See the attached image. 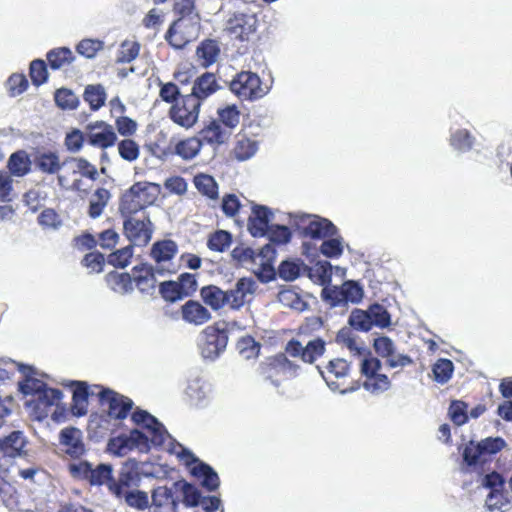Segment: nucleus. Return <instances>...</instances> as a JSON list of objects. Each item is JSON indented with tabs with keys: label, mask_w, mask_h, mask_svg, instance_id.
I'll use <instances>...</instances> for the list:
<instances>
[{
	"label": "nucleus",
	"mask_w": 512,
	"mask_h": 512,
	"mask_svg": "<svg viewBox=\"0 0 512 512\" xmlns=\"http://www.w3.org/2000/svg\"><path fill=\"white\" fill-rule=\"evenodd\" d=\"M325 352L326 342L320 337L309 340L306 345L292 338L286 343L284 352L266 357L260 363L258 372L264 380L279 386L283 381L296 377L300 370V365L288 356L299 358L306 364H314Z\"/></svg>",
	"instance_id": "1"
},
{
	"label": "nucleus",
	"mask_w": 512,
	"mask_h": 512,
	"mask_svg": "<svg viewBox=\"0 0 512 512\" xmlns=\"http://www.w3.org/2000/svg\"><path fill=\"white\" fill-rule=\"evenodd\" d=\"M317 368L327 386L333 391L345 394L354 392L361 386L359 380L353 379L352 364L344 358H333L325 366Z\"/></svg>",
	"instance_id": "2"
},
{
	"label": "nucleus",
	"mask_w": 512,
	"mask_h": 512,
	"mask_svg": "<svg viewBox=\"0 0 512 512\" xmlns=\"http://www.w3.org/2000/svg\"><path fill=\"white\" fill-rule=\"evenodd\" d=\"M61 170L57 174V181L61 188L80 192L83 190V182L78 176L81 175L92 181L98 178V171L95 165L87 159L79 157L66 158L61 163Z\"/></svg>",
	"instance_id": "3"
},
{
	"label": "nucleus",
	"mask_w": 512,
	"mask_h": 512,
	"mask_svg": "<svg viewBox=\"0 0 512 512\" xmlns=\"http://www.w3.org/2000/svg\"><path fill=\"white\" fill-rule=\"evenodd\" d=\"M159 194V186L149 182H136L120 198L121 216H131L154 204Z\"/></svg>",
	"instance_id": "4"
},
{
	"label": "nucleus",
	"mask_w": 512,
	"mask_h": 512,
	"mask_svg": "<svg viewBox=\"0 0 512 512\" xmlns=\"http://www.w3.org/2000/svg\"><path fill=\"white\" fill-rule=\"evenodd\" d=\"M291 226L301 237L315 240L333 237L337 234L336 226L328 219L312 214H294Z\"/></svg>",
	"instance_id": "5"
},
{
	"label": "nucleus",
	"mask_w": 512,
	"mask_h": 512,
	"mask_svg": "<svg viewBox=\"0 0 512 512\" xmlns=\"http://www.w3.org/2000/svg\"><path fill=\"white\" fill-rule=\"evenodd\" d=\"M231 92L241 101H256L268 93L258 74L251 71L237 73L229 83Z\"/></svg>",
	"instance_id": "6"
},
{
	"label": "nucleus",
	"mask_w": 512,
	"mask_h": 512,
	"mask_svg": "<svg viewBox=\"0 0 512 512\" xmlns=\"http://www.w3.org/2000/svg\"><path fill=\"white\" fill-rule=\"evenodd\" d=\"M68 470L76 480L87 482L90 486H106L109 490L113 477L111 464L101 463L93 467L88 461H80L69 464Z\"/></svg>",
	"instance_id": "7"
},
{
	"label": "nucleus",
	"mask_w": 512,
	"mask_h": 512,
	"mask_svg": "<svg viewBox=\"0 0 512 512\" xmlns=\"http://www.w3.org/2000/svg\"><path fill=\"white\" fill-rule=\"evenodd\" d=\"M381 361L372 356L366 355L362 358L360 364V373L364 377L363 387L372 394H380L391 387L389 377L381 373Z\"/></svg>",
	"instance_id": "8"
},
{
	"label": "nucleus",
	"mask_w": 512,
	"mask_h": 512,
	"mask_svg": "<svg viewBox=\"0 0 512 512\" xmlns=\"http://www.w3.org/2000/svg\"><path fill=\"white\" fill-rule=\"evenodd\" d=\"M506 446L501 437H487L479 442L469 441L462 453L463 460L467 466H476L486 461V457L500 452Z\"/></svg>",
	"instance_id": "9"
},
{
	"label": "nucleus",
	"mask_w": 512,
	"mask_h": 512,
	"mask_svg": "<svg viewBox=\"0 0 512 512\" xmlns=\"http://www.w3.org/2000/svg\"><path fill=\"white\" fill-rule=\"evenodd\" d=\"M202 103L191 94L181 96L169 109L170 119L177 125L189 129L199 117Z\"/></svg>",
	"instance_id": "10"
},
{
	"label": "nucleus",
	"mask_w": 512,
	"mask_h": 512,
	"mask_svg": "<svg viewBox=\"0 0 512 512\" xmlns=\"http://www.w3.org/2000/svg\"><path fill=\"white\" fill-rule=\"evenodd\" d=\"M199 20L177 18L169 26L165 40L175 49H183L198 36Z\"/></svg>",
	"instance_id": "11"
},
{
	"label": "nucleus",
	"mask_w": 512,
	"mask_h": 512,
	"mask_svg": "<svg viewBox=\"0 0 512 512\" xmlns=\"http://www.w3.org/2000/svg\"><path fill=\"white\" fill-rule=\"evenodd\" d=\"M228 343V330L216 322L202 331L201 354L205 359L214 360L224 352Z\"/></svg>",
	"instance_id": "12"
},
{
	"label": "nucleus",
	"mask_w": 512,
	"mask_h": 512,
	"mask_svg": "<svg viewBox=\"0 0 512 512\" xmlns=\"http://www.w3.org/2000/svg\"><path fill=\"white\" fill-rule=\"evenodd\" d=\"M99 389L98 397L101 406L107 407V414L115 420L125 419L133 408V401L110 388L101 385H95Z\"/></svg>",
	"instance_id": "13"
},
{
	"label": "nucleus",
	"mask_w": 512,
	"mask_h": 512,
	"mask_svg": "<svg viewBox=\"0 0 512 512\" xmlns=\"http://www.w3.org/2000/svg\"><path fill=\"white\" fill-rule=\"evenodd\" d=\"M141 474L137 463L134 461H126L120 468L117 479L112 477L109 492L116 498L121 499L122 495L139 487Z\"/></svg>",
	"instance_id": "14"
},
{
	"label": "nucleus",
	"mask_w": 512,
	"mask_h": 512,
	"mask_svg": "<svg viewBox=\"0 0 512 512\" xmlns=\"http://www.w3.org/2000/svg\"><path fill=\"white\" fill-rule=\"evenodd\" d=\"M86 142L101 150L111 148L117 142L115 128L103 120L90 122L86 125Z\"/></svg>",
	"instance_id": "15"
},
{
	"label": "nucleus",
	"mask_w": 512,
	"mask_h": 512,
	"mask_svg": "<svg viewBox=\"0 0 512 512\" xmlns=\"http://www.w3.org/2000/svg\"><path fill=\"white\" fill-rule=\"evenodd\" d=\"M125 236L134 246H146L153 234V224L148 216L137 219L131 216H122Z\"/></svg>",
	"instance_id": "16"
},
{
	"label": "nucleus",
	"mask_w": 512,
	"mask_h": 512,
	"mask_svg": "<svg viewBox=\"0 0 512 512\" xmlns=\"http://www.w3.org/2000/svg\"><path fill=\"white\" fill-rule=\"evenodd\" d=\"M257 288L258 284L254 278H239L233 288L226 290L228 308L232 311L241 310L246 304L253 300Z\"/></svg>",
	"instance_id": "17"
},
{
	"label": "nucleus",
	"mask_w": 512,
	"mask_h": 512,
	"mask_svg": "<svg viewBox=\"0 0 512 512\" xmlns=\"http://www.w3.org/2000/svg\"><path fill=\"white\" fill-rule=\"evenodd\" d=\"M62 397L63 393L61 390L49 388L27 401L26 407L30 410L35 420L41 421L49 416L54 406L58 407Z\"/></svg>",
	"instance_id": "18"
},
{
	"label": "nucleus",
	"mask_w": 512,
	"mask_h": 512,
	"mask_svg": "<svg viewBox=\"0 0 512 512\" xmlns=\"http://www.w3.org/2000/svg\"><path fill=\"white\" fill-rule=\"evenodd\" d=\"M257 18L254 14L234 13L227 21L226 30L240 41H247L256 32Z\"/></svg>",
	"instance_id": "19"
},
{
	"label": "nucleus",
	"mask_w": 512,
	"mask_h": 512,
	"mask_svg": "<svg viewBox=\"0 0 512 512\" xmlns=\"http://www.w3.org/2000/svg\"><path fill=\"white\" fill-rule=\"evenodd\" d=\"M178 252V246L173 240H159L153 243L150 250V257L156 264L158 274L172 273L173 269L166 267Z\"/></svg>",
	"instance_id": "20"
},
{
	"label": "nucleus",
	"mask_w": 512,
	"mask_h": 512,
	"mask_svg": "<svg viewBox=\"0 0 512 512\" xmlns=\"http://www.w3.org/2000/svg\"><path fill=\"white\" fill-rule=\"evenodd\" d=\"M156 268L148 263L135 265L131 270L133 286L142 294L152 295L155 292L157 280Z\"/></svg>",
	"instance_id": "21"
},
{
	"label": "nucleus",
	"mask_w": 512,
	"mask_h": 512,
	"mask_svg": "<svg viewBox=\"0 0 512 512\" xmlns=\"http://www.w3.org/2000/svg\"><path fill=\"white\" fill-rule=\"evenodd\" d=\"M272 211L264 205L254 204L248 218V231L253 237H264L269 231Z\"/></svg>",
	"instance_id": "22"
},
{
	"label": "nucleus",
	"mask_w": 512,
	"mask_h": 512,
	"mask_svg": "<svg viewBox=\"0 0 512 512\" xmlns=\"http://www.w3.org/2000/svg\"><path fill=\"white\" fill-rule=\"evenodd\" d=\"M60 443L65 447V453L73 459H79L85 454L82 432L75 427H67L60 432Z\"/></svg>",
	"instance_id": "23"
},
{
	"label": "nucleus",
	"mask_w": 512,
	"mask_h": 512,
	"mask_svg": "<svg viewBox=\"0 0 512 512\" xmlns=\"http://www.w3.org/2000/svg\"><path fill=\"white\" fill-rule=\"evenodd\" d=\"M199 136L201 144L204 142L218 147L229 140L231 131L223 128L217 120H212L200 130Z\"/></svg>",
	"instance_id": "24"
},
{
	"label": "nucleus",
	"mask_w": 512,
	"mask_h": 512,
	"mask_svg": "<svg viewBox=\"0 0 512 512\" xmlns=\"http://www.w3.org/2000/svg\"><path fill=\"white\" fill-rule=\"evenodd\" d=\"M181 314L184 321L196 326L207 323L212 317L210 311L195 300L187 301L181 307Z\"/></svg>",
	"instance_id": "25"
},
{
	"label": "nucleus",
	"mask_w": 512,
	"mask_h": 512,
	"mask_svg": "<svg viewBox=\"0 0 512 512\" xmlns=\"http://www.w3.org/2000/svg\"><path fill=\"white\" fill-rule=\"evenodd\" d=\"M219 89V84L213 73L205 72L193 83L191 95L201 103Z\"/></svg>",
	"instance_id": "26"
},
{
	"label": "nucleus",
	"mask_w": 512,
	"mask_h": 512,
	"mask_svg": "<svg viewBox=\"0 0 512 512\" xmlns=\"http://www.w3.org/2000/svg\"><path fill=\"white\" fill-rule=\"evenodd\" d=\"M33 163L43 174L54 175L61 170V159L56 151L46 150L35 153Z\"/></svg>",
	"instance_id": "27"
},
{
	"label": "nucleus",
	"mask_w": 512,
	"mask_h": 512,
	"mask_svg": "<svg viewBox=\"0 0 512 512\" xmlns=\"http://www.w3.org/2000/svg\"><path fill=\"white\" fill-rule=\"evenodd\" d=\"M190 473L194 478L200 480L201 486L207 491H215L220 485L218 474L210 465L204 462H199L198 465L193 466Z\"/></svg>",
	"instance_id": "28"
},
{
	"label": "nucleus",
	"mask_w": 512,
	"mask_h": 512,
	"mask_svg": "<svg viewBox=\"0 0 512 512\" xmlns=\"http://www.w3.org/2000/svg\"><path fill=\"white\" fill-rule=\"evenodd\" d=\"M200 297L204 304L210 307L213 311H219L228 307V298L226 290H222L216 285L203 286L200 289Z\"/></svg>",
	"instance_id": "29"
},
{
	"label": "nucleus",
	"mask_w": 512,
	"mask_h": 512,
	"mask_svg": "<svg viewBox=\"0 0 512 512\" xmlns=\"http://www.w3.org/2000/svg\"><path fill=\"white\" fill-rule=\"evenodd\" d=\"M74 386L71 412L74 416H84L88 411L89 387L84 381H72Z\"/></svg>",
	"instance_id": "30"
},
{
	"label": "nucleus",
	"mask_w": 512,
	"mask_h": 512,
	"mask_svg": "<svg viewBox=\"0 0 512 512\" xmlns=\"http://www.w3.org/2000/svg\"><path fill=\"white\" fill-rule=\"evenodd\" d=\"M107 286L114 292L125 295L134 290L130 273L110 271L105 276Z\"/></svg>",
	"instance_id": "31"
},
{
	"label": "nucleus",
	"mask_w": 512,
	"mask_h": 512,
	"mask_svg": "<svg viewBox=\"0 0 512 512\" xmlns=\"http://www.w3.org/2000/svg\"><path fill=\"white\" fill-rule=\"evenodd\" d=\"M31 159L25 150L12 153L7 161L9 175L23 177L31 171Z\"/></svg>",
	"instance_id": "32"
},
{
	"label": "nucleus",
	"mask_w": 512,
	"mask_h": 512,
	"mask_svg": "<svg viewBox=\"0 0 512 512\" xmlns=\"http://www.w3.org/2000/svg\"><path fill=\"white\" fill-rule=\"evenodd\" d=\"M258 150V142L246 136L238 134L234 147L231 151L232 156L242 162L250 159Z\"/></svg>",
	"instance_id": "33"
},
{
	"label": "nucleus",
	"mask_w": 512,
	"mask_h": 512,
	"mask_svg": "<svg viewBox=\"0 0 512 512\" xmlns=\"http://www.w3.org/2000/svg\"><path fill=\"white\" fill-rule=\"evenodd\" d=\"M220 54V48L216 40L205 39L196 49V56L203 68H208L214 64Z\"/></svg>",
	"instance_id": "34"
},
{
	"label": "nucleus",
	"mask_w": 512,
	"mask_h": 512,
	"mask_svg": "<svg viewBox=\"0 0 512 512\" xmlns=\"http://www.w3.org/2000/svg\"><path fill=\"white\" fill-rule=\"evenodd\" d=\"M152 504L156 508H164L165 512H176L178 503L172 489L159 486L152 492Z\"/></svg>",
	"instance_id": "35"
},
{
	"label": "nucleus",
	"mask_w": 512,
	"mask_h": 512,
	"mask_svg": "<svg viewBox=\"0 0 512 512\" xmlns=\"http://www.w3.org/2000/svg\"><path fill=\"white\" fill-rule=\"evenodd\" d=\"M336 342L346 347L352 354L365 357L371 352L364 346H360L356 336L350 328H342L336 335Z\"/></svg>",
	"instance_id": "36"
},
{
	"label": "nucleus",
	"mask_w": 512,
	"mask_h": 512,
	"mask_svg": "<svg viewBox=\"0 0 512 512\" xmlns=\"http://www.w3.org/2000/svg\"><path fill=\"white\" fill-rule=\"evenodd\" d=\"M48 65L52 70H59L69 66L75 59L73 52L67 47H58L46 54Z\"/></svg>",
	"instance_id": "37"
},
{
	"label": "nucleus",
	"mask_w": 512,
	"mask_h": 512,
	"mask_svg": "<svg viewBox=\"0 0 512 512\" xmlns=\"http://www.w3.org/2000/svg\"><path fill=\"white\" fill-rule=\"evenodd\" d=\"M274 252L270 244L263 246L258 253L251 247H236L232 251V257L241 263H255L257 257L266 258Z\"/></svg>",
	"instance_id": "38"
},
{
	"label": "nucleus",
	"mask_w": 512,
	"mask_h": 512,
	"mask_svg": "<svg viewBox=\"0 0 512 512\" xmlns=\"http://www.w3.org/2000/svg\"><path fill=\"white\" fill-rule=\"evenodd\" d=\"M201 140L197 137H189L178 141L172 154H176L184 160L193 159L201 150Z\"/></svg>",
	"instance_id": "39"
},
{
	"label": "nucleus",
	"mask_w": 512,
	"mask_h": 512,
	"mask_svg": "<svg viewBox=\"0 0 512 512\" xmlns=\"http://www.w3.org/2000/svg\"><path fill=\"white\" fill-rule=\"evenodd\" d=\"M83 98L91 110L97 111L105 104L107 94L101 84L88 85L84 90Z\"/></svg>",
	"instance_id": "40"
},
{
	"label": "nucleus",
	"mask_w": 512,
	"mask_h": 512,
	"mask_svg": "<svg viewBox=\"0 0 512 512\" xmlns=\"http://www.w3.org/2000/svg\"><path fill=\"white\" fill-rule=\"evenodd\" d=\"M0 504L10 510L19 509V494L16 488L0 476Z\"/></svg>",
	"instance_id": "41"
},
{
	"label": "nucleus",
	"mask_w": 512,
	"mask_h": 512,
	"mask_svg": "<svg viewBox=\"0 0 512 512\" xmlns=\"http://www.w3.org/2000/svg\"><path fill=\"white\" fill-rule=\"evenodd\" d=\"M197 190L209 199L218 198V184L215 179L207 174H199L194 177Z\"/></svg>",
	"instance_id": "42"
},
{
	"label": "nucleus",
	"mask_w": 512,
	"mask_h": 512,
	"mask_svg": "<svg viewBox=\"0 0 512 512\" xmlns=\"http://www.w3.org/2000/svg\"><path fill=\"white\" fill-rule=\"evenodd\" d=\"M110 198V192L105 188H97L90 200L88 214L91 218L99 217Z\"/></svg>",
	"instance_id": "43"
},
{
	"label": "nucleus",
	"mask_w": 512,
	"mask_h": 512,
	"mask_svg": "<svg viewBox=\"0 0 512 512\" xmlns=\"http://www.w3.org/2000/svg\"><path fill=\"white\" fill-rule=\"evenodd\" d=\"M232 243V234L226 230H217L209 235L207 247L211 251L224 252Z\"/></svg>",
	"instance_id": "44"
},
{
	"label": "nucleus",
	"mask_w": 512,
	"mask_h": 512,
	"mask_svg": "<svg viewBox=\"0 0 512 512\" xmlns=\"http://www.w3.org/2000/svg\"><path fill=\"white\" fill-rule=\"evenodd\" d=\"M172 11L177 18L200 20L196 0H174Z\"/></svg>",
	"instance_id": "45"
},
{
	"label": "nucleus",
	"mask_w": 512,
	"mask_h": 512,
	"mask_svg": "<svg viewBox=\"0 0 512 512\" xmlns=\"http://www.w3.org/2000/svg\"><path fill=\"white\" fill-rule=\"evenodd\" d=\"M134 253V245L130 244L123 248L117 249L108 255L107 261L116 268L127 267Z\"/></svg>",
	"instance_id": "46"
},
{
	"label": "nucleus",
	"mask_w": 512,
	"mask_h": 512,
	"mask_svg": "<svg viewBox=\"0 0 512 512\" xmlns=\"http://www.w3.org/2000/svg\"><path fill=\"white\" fill-rule=\"evenodd\" d=\"M140 52V44L136 41L125 40L121 43L117 53V63L125 64L135 60Z\"/></svg>",
	"instance_id": "47"
},
{
	"label": "nucleus",
	"mask_w": 512,
	"mask_h": 512,
	"mask_svg": "<svg viewBox=\"0 0 512 512\" xmlns=\"http://www.w3.org/2000/svg\"><path fill=\"white\" fill-rule=\"evenodd\" d=\"M453 371V362L445 358L438 359L432 368L434 379L440 384L448 382L452 377Z\"/></svg>",
	"instance_id": "48"
},
{
	"label": "nucleus",
	"mask_w": 512,
	"mask_h": 512,
	"mask_svg": "<svg viewBox=\"0 0 512 512\" xmlns=\"http://www.w3.org/2000/svg\"><path fill=\"white\" fill-rule=\"evenodd\" d=\"M219 123L223 124L229 131L234 129L240 121V111L236 105H229L218 110Z\"/></svg>",
	"instance_id": "49"
},
{
	"label": "nucleus",
	"mask_w": 512,
	"mask_h": 512,
	"mask_svg": "<svg viewBox=\"0 0 512 512\" xmlns=\"http://www.w3.org/2000/svg\"><path fill=\"white\" fill-rule=\"evenodd\" d=\"M373 326L386 328L391 324V316L387 309L378 303H374L367 309Z\"/></svg>",
	"instance_id": "50"
},
{
	"label": "nucleus",
	"mask_w": 512,
	"mask_h": 512,
	"mask_svg": "<svg viewBox=\"0 0 512 512\" xmlns=\"http://www.w3.org/2000/svg\"><path fill=\"white\" fill-rule=\"evenodd\" d=\"M279 301L287 307L297 311H303L307 307V303L300 297V295L292 289H284L278 294Z\"/></svg>",
	"instance_id": "51"
},
{
	"label": "nucleus",
	"mask_w": 512,
	"mask_h": 512,
	"mask_svg": "<svg viewBox=\"0 0 512 512\" xmlns=\"http://www.w3.org/2000/svg\"><path fill=\"white\" fill-rule=\"evenodd\" d=\"M349 324L356 330L367 332L373 327L368 310L354 309L349 316Z\"/></svg>",
	"instance_id": "52"
},
{
	"label": "nucleus",
	"mask_w": 512,
	"mask_h": 512,
	"mask_svg": "<svg viewBox=\"0 0 512 512\" xmlns=\"http://www.w3.org/2000/svg\"><path fill=\"white\" fill-rule=\"evenodd\" d=\"M55 103L61 109L73 110L77 108L79 99L76 94L67 88H60L55 92Z\"/></svg>",
	"instance_id": "53"
},
{
	"label": "nucleus",
	"mask_w": 512,
	"mask_h": 512,
	"mask_svg": "<svg viewBox=\"0 0 512 512\" xmlns=\"http://www.w3.org/2000/svg\"><path fill=\"white\" fill-rule=\"evenodd\" d=\"M266 236L273 244L285 245L290 242L292 233L290 228L285 225L272 224Z\"/></svg>",
	"instance_id": "54"
},
{
	"label": "nucleus",
	"mask_w": 512,
	"mask_h": 512,
	"mask_svg": "<svg viewBox=\"0 0 512 512\" xmlns=\"http://www.w3.org/2000/svg\"><path fill=\"white\" fill-rule=\"evenodd\" d=\"M341 287H342V291H343L345 305L349 302L353 303V304H357L362 300V298L364 296V291H363L362 286L358 282L353 281V280H348V281H345L341 285Z\"/></svg>",
	"instance_id": "55"
},
{
	"label": "nucleus",
	"mask_w": 512,
	"mask_h": 512,
	"mask_svg": "<svg viewBox=\"0 0 512 512\" xmlns=\"http://www.w3.org/2000/svg\"><path fill=\"white\" fill-rule=\"evenodd\" d=\"M107 450L116 456H124L128 452L132 451V446L129 440V436L122 434L109 439L107 444Z\"/></svg>",
	"instance_id": "56"
},
{
	"label": "nucleus",
	"mask_w": 512,
	"mask_h": 512,
	"mask_svg": "<svg viewBox=\"0 0 512 512\" xmlns=\"http://www.w3.org/2000/svg\"><path fill=\"white\" fill-rule=\"evenodd\" d=\"M45 382L37 378L26 376L25 379L19 382V390L23 395H31L32 398L42 391L49 389Z\"/></svg>",
	"instance_id": "57"
},
{
	"label": "nucleus",
	"mask_w": 512,
	"mask_h": 512,
	"mask_svg": "<svg viewBox=\"0 0 512 512\" xmlns=\"http://www.w3.org/2000/svg\"><path fill=\"white\" fill-rule=\"evenodd\" d=\"M29 76L33 85L40 86L48 79L47 64L44 60L35 59L30 63Z\"/></svg>",
	"instance_id": "58"
},
{
	"label": "nucleus",
	"mask_w": 512,
	"mask_h": 512,
	"mask_svg": "<svg viewBox=\"0 0 512 512\" xmlns=\"http://www.w3.org/2000/svg\"><path fill=\"white\" fill-rule=\"evenodd\" d=\"M122 498L128 506L138 510H145L149 506L147 493L138 490V488L126 492L125 495H122Z\"/></svg>",
	"instance_id": "59"
},
{
	"label": "nucleus",
	"mask_w": 512,
	"mask_h": 512,
	"mask_svg": "<svg viewBox=\"0 0 512 512\" xmlns=\"http://www.w3.org/2000/svg\"><path fill=\"white\" fill-rule=\"evenodd\" d=\"M85 141L86 130L82 132L81 130L75 128L66 134L64 145L69 152L76 153L82 149Z\"/></svg>",
	"instance_id": "60"
},
{
	"label": "nucleus",
	"mask_w": 512,
	"mask_h": 512,
	"mask_svg": "<svg viewBox=\"0 0 512 512\" xmlns=\"http://www.w3.org/2000/svg\"><path fill=\"white\" fill-rule=\"evenodd\" d=\"M118 153L126 161H135L140 155L139 145L133 139H123L118 143Z\"/></svg>",
	"instance_id": "61"
},
{
	"label": "nucleus",
	"mask_w": 512,
	"mask_h": 512,
	"mask_svg": "<svg viewBox=\"0 0 512 512\" xmlns=\"http://www.w3.org/2000/svg\"><path fill=\"white\" fill-rule=\"evenodd\" d=\"M450 144L459 151H468L472 148L473 138L468 130L459 129L450 137Z\"/></svg>",
	"instance_id": "62"
},
{
	"label": "nucleus",
	"mask_w": 512,
	"mask_h": 512,
	"mask_svg": "<svg viewBox=\"0 0 512 512\" xmlns=\"http://www.w3.org/2000/svg\"><path fill=\"white\" fill-rule=\"evenodd\" d=\"M103 47L104 43L101 40L83 39L76 46V51L86 58H93Z\"/></svg>",
	"instance_id": "63"
},
{
	"label": "nucleus",
	"mask_w": 512,
	"mask_h": 512,
	"mask_svg": "<svg viewBox=\"0 0 512 512\" xmlns=\"http://www.w3.org/2000/svg\"><path fill=\"white\" fill-rule=\"evenodd\" d=\"M159 293L167 302H176L183 297L178 282L164 281L159 285Z\"/></svg>",
	"instance_id": "64"
}]
</instances>
